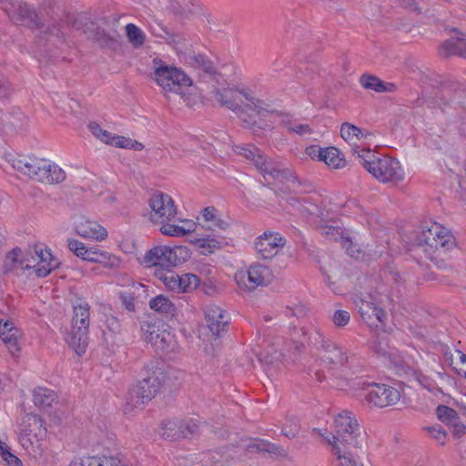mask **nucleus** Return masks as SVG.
<instances>
[{
	"mask_svg": "<svg viewBox=\"0 0 466 466\" xmlns=\"http://www.w3.org/2000/svg\"><path fill=\"white\" fill-rule=\"evenodd\" d=\"M212 93L214 99L221 106L231 110L245 128L253 131L270 128L268 117L279 115L273 105L258 98L255 92L243 83L217 88Z\"/></svg>",
	"mask_w": 466,
	"mask_h": 466,
	"instance_id": "f257e3e1",
	"label": "nucleus"
},
{
	"mask_svg": "<svg viewBox=\"0 0 466 466\" xmlns=\"http://www.w3.org/2000/svg\"><path fill=\"white\" fill-rule=\"evenodd\" d=\"M148 219L160 226L162 234L169 237H185L197 228L191 219H177V208L172 198L165 193L157 192L148 199Z\"/></svg>",
	"mask_w": 466,
	"mask_h": 466,
	"instance_id": "f03ea898",
	"label": "nucleus"
},
{
	"mask_svg": "<svg viewBox=\"0 0 466 466\" xmlns=\"http://www.w3.org/2000/svg\"><path fill=\"white\" fill-rule=\"evenodd\" d=\"M152 70V77L167 99L182 100L187 106L197 103V88L184 72L157 59L153 60Z\"/></svg>",
	"mask_w": 466,
	"mask_h": 466,
	"instance_id": "7ed1b4c3",
	"label": "nucleus"
},
{
	"mask_svg": "<svg viewBox=\"0 0 466 466\" xmlns=\"http://www.w3.org/2000/svg\"><path fill=\"white\" fill-rule=\"evenodd\" d=\"M359 159L362 167L378 181L398 183L404 178L400 162L388 156H379L370 148L359 151Z\"/></svg>",
	"mask_w": 466,
	"mask_h": 466,
	"instance_id": "20e7f679",
	"label": "nucleus"
},
{
	"mask_svg": "<svg viewBox=\"0 0 466 466\" xmlns=\"http://www.w3.org/2000/svg\"><path fill=\"white\" fill-rule=\"evenodd\" d=\"M13 168L41 183L57 184L66 179V172L56 164L40 158L18 157L11 159Z\"/></svg>",
	"mask_w": 466,
	"mask_h": 466,
	"instance_id": "39448f33",
	"label": "nucleus"
},
{
	"mask_svg": "<svg viewBox=\"0 0 466 466\" xmlns=\"http://www.w3.org/2000/svg\"><path fill=\"white\" fill-rule=\"evenodd\" d=\"M301 333L306 342L316 349L319 358L326 365L341 367L350 363L354 356L348 350L326 339L318 329L302 328Z\"/></svg>",
	"mask_w": 466,
	"mask_h": 466,
	"instance_id": "423d86ee",
	"label": "nucleus"
},
{
	"mask_svg": "<svg viewBox=\"0 0 466 466\" xmlns=\"http://www.w3.org/2000/svg\"><path fill=\"white\" fill-rule=\"evenodd\" d=\"M235 152L253 163L267 181L272 179L281 183L296 184L297 177L290 169L280 168L273 161L268 160L257 147L237 146Z\"/></svg>",
	"mask_w": 466,
	"mask_h": 466,
	"instance_id": "0eeeda50",
	"label": "nucleus"
},
{
	"mask_svg": "<svg viewBox=\"0 0 466 466\" xmlns=\"http://www.w3.org/2000/svg\"><path fill=\"white\" fill-rule=\"evenodd\" d=\"M357 397L363 395L368 405L376 408H386L397 404L400 400V392L387 384L370 383L357 380L352 384Z\"/></svg>",
	"mask_w": 466,
	"mask_h": 466,
	"instance_id": "6e6552de",
	"label": "nucleus"
},
{
	"mask_svg": "<svg viewBox=\"0 0 466 466\" xmlns=\"http://www.w3.org/2000/svg\"><path fill=\"white\" fill-rule=\"evenodd\" d=\"M46 429L43 420L34 414H26L21 423L19 441L26 452L34 457H41L45 451Z\"/></svg>",
	"mask_w": 466,
	"mask_h": 466,
	"instance_id": "1a4fd4ad",
	"label": "nucleus"
},
{
	"mask_svg": "<svg viewBox=\"0 0 466 466\" xmlns=\"http://www.w3.org/2000/svg\"><path fill=\"white\" fill-rule=\"evenodd\" d=\"M387 296L379 293H360L356 295L354 303L362 320L370 327L379 328L388 319L384 304Z\"/></svg>",
	"mask_w": 466,
	"mask_h": 466,
	"instance_id": "9d476101",
	"label": "nucleus"
},
{
	"mask_svg": "<svg viewBox=\"0 0 466 466\" xmlns=\"http://www.w3.org/2000/svg\"><path fill=\"white\" fill-rule=\"evenodd\" d=\"M160 389V380L156 371L145 370V377L134 384L126 396L125 410L140 409L151 400Z\"/></svg>",
	"mask_w": 466,
	"mask_h": 466,
	"instance_id": "9b49d317",
	"label": "nucleus"
},
{
	"mask_svg": "<svg viewBox=\"0 0 466 466\" xmlns=\"http://www.w3.org/2000/svg\"><path fill=\"white\" fill-rule=\"evenodd\" d=\"M336 434L328 431L326 429H314L313 431L324 440L325 435H329L334 441L342 442L350 447H356L361 444L359 432V423L352 413L342 411L334 420Z\"/></svg>",
	"mask_w": 466,
	"mask_h": 466,
	"instance_id": "f8f14e48",
	"label": "nucleus"
},
{
	"mask_svg": "<svg viewBox=\"0 0 466 466\" xmlns=\"http://www.w3.org/2000/svg\"><path fill=\"white\" fill-rule=\"evenodd\" d=\"M417 244L424 248L429 255L443 249L447 250L454 246V238L451 231L442 225L432 222L424 226L417 237Z\"/></svg>",
	"mask_w": 466,
	"mask_h": 466,
	"instance_id": "ddd939ff",
	"label": "nucleus"
},
{
	"mask_svg": "<svg viewBox=\"0 0 466 466\" xmlns=\"http://www.w3.org/2000/svg\"><path fill=\"white\" fill-rule=\"evenodd\" d=\"M273 279L271 268L258 262L251 264L247 269H238L235 273L238 287L246 291H253L258 287L267 286Z\"/></svg>",
	"mask_w": 466,
	"mask_h": 466,
	"instance_id": "4468645a",
	"label": "nucleus"
},
{
	"mask_svg": "<svg viewBox=\"0 0 466 466\" xmlns=\"http://www.w3.org/2000/svg\"><path fill=\"white\" fill-rule=\"evenodd\" d=\"M189 257L186 247L157 246L145 255V262L148 266L175 267L184 263Z\"/></svg>",
	"mask_w": 466,
	"mask_h": 466,
	"instance_id": "2eb2a0df",
	"label": "nucleus"
},
{
	"mask_svg": "<svg viewBox=\"0 0 466 466\" xmlns=\"http://www.w3.org/2000/svg\"><path fill=\"white\" fill-rule=\"evenodd\" d=\"M287 239L280 233L266 230L254 240V249L260 259L270 260L285 247Z\"/></svg>",
	"mask_w": 466,
	"mask_h": 466,
	"instance_id": "dca6fc26",
	"label": "nucleus"
},
{
	"mask_svg": "<svg viewBox=\"0 0 466 466\" xmlns=\"http://www.w3.org/2000/svg\"><path fill=\"white\" fill-rule=\"evenodd\" d=\"M324 441L329 445L331 454L336 458L338 466H357L359 451H361V444L350 447L342 442H338L329 435L324 436Z\"/></svg>",
	"mask_w": 466,
	"mask_h": 466,
	"instance_id": "f3484780",
	"label": "nucleus"
},
{
	"mask_svg": "<svg viewBox=\"0 0 466 466\" xmlns=\"http://www.w3.org/2000/svg\"><path fill=\"white\" fill-rule=\"evenodd\" d=\"M341 137L351 147L354 154L359 157V151L366 148L364 146L366 142L370 141L373 135L367 129H361L359 127L350 124L343 123L340 127Z\"/></svg>",
	"mask_w": 466,
	"mask_h": 466,
	"instance_id": "a211bd4d",
	"label": "nucleus"
},
{
	"mask_svg": "<svg viewBox=\"0 0 466 466\" xmlns=\"http://www.w3.org/2000/svg\"><path fill=\"white\" fill-rule=\"evenodd\" d=\"M146 339L157 351L173 350L174 337L164 326L147 325Z\"/></svg>",
	"mask_w": 466,
	"mask_h": 466,
	"instance_id": "6ab92c4d",
	"label": "nucleus"
},
{
	"mask_svg": "<svg viewBox=\"0 0 466 466\" xmlns=\"http://www.w3.org/2000/svg\"><path fill=\"white\" fill-rule=\"evenodd\" d=\"M76 234L86 239L103 241L107 238V230L97 221L87 218H80L75 223Z\"/></svg>",
	"mask_w": 466,
	"mask_h": 466,
	"instance_id": "aec40b11",
	"label": "nucleus"
},
{
	"mask_svg": "<svg viewBox=\"0 0 466 466\" xmlns=\"http://www.w3.org/2000/svg\"><path fill=\"white\" fill-rule=\"evenodd\" d=\"M204 314L208 329L214 336H218L228 323L226 311L218 305L209 304L206 306Z\"/></svg>",
	"mask_w": 466,
	"mask_h": 466,
	"instance_id": "412c9836",
	"label": "nucleus"
},
{
	"mask_svg": "<svg viewBox=\"0 0 466 466\" xmlns=\"http://www.w3.org/2000/svg\"><path fill=\"white\" fill-rule=\"evenodd\" d=\"M198 225L201 228L207 230L225 231L229 228L230 223L222 218L215 208L208 207L202 210Z\"/></svg>",
	"mask_w": 466,
	"mask_h": 466,
	"instance_id": "4be33fe9",
	"label": "nucleus"
},
{
	"mask_svg": "<svg viewBox=\"0 0 466 466\" xmlns=\"http://www.w3.org/2000/svg\"><path fill=\"white\" fill-rule=\"evenodd\" d=\"M0 338L11 354L15 355L19 352L18 340L21 338V332L12 321L0 320Z\"/></svg>",
	"mask_w": 466,
	"mask_h": 466,
	"instance_id": "5701e85b",
	"label": "nucleus"
},
{
	"mask_svg": "<svg viewBox=\"0 0 466 466\" xmlns=\"http://www.w3.org/2000/svg\"><path fill=\"white\" fill-rule=\"evenodd\" d=\"M25 266V250L22 248H14L5 256L4 261L5 272L22 276L27 274Z\"/></svg>",
	"mask_w": 466,
	"mask_h": 466,
	"instance_id": "b1692460",
	"label": "nucleus"
},
{
	"mask_svg": "<svg viewBox=\"0 0 466 466\" xmlns=\"http://www.w3.org/2000/svg\"><path fill=\"white\" fill-rule=\"evenodd\" d=\"M83 260L102 264L106 268H116L120 264V259L105 250L99 249L96 247H91L86 249Z\"/></svg>",
	"mask_w": 466,
	"mask_h": 466,
	"instance_id": "393cba45",
	"label": "nucleus"
},
{
	"mask_svg": "<svg viewBox=\"0 0 466 466\" xmlns=\"http://www.w3.org/2000/svg\"><path fill=\"white\" fill-rule=\"evenodd\" d=\"M14 7V17L20 24L28 27H37L40 24L38 15L25 3L12 5Z\"/></svg>",
	"mask_w": 466,
	"mask_h": 466,
	"instance_id": "a878e982",
	"label": "nucleus"
},
{
	"mask_svg": "<svg viewBox=\"0 0 466 466\" xmlns=\"http://www.w3.org/2000/svg\"><path fill=\"white\" fill-rule=\"evenodd\" d=\"M69 466H126L114 456L97 455L91 457L76 458Z\"/></svg>",
	"mask_w": 466,
	"mask_h": 466,
	"instance_id": "bb28decb",
	"label": "nucleus"
},
{
	"mask_svg": "<svg viewBox=\"0 0 466 466\" xmlns=\"http://www.w3.org/2000/svg\"><path fill=\"white\" fill-rule=\"evenodd\" d=\"M277 113L279 114L277 116L268 117L267 121L270 124V127L274 123L279 122L283 125L289 132H294L299 136L310 134L311 128L308 124H301L296 121H293L290 116L288 115H284L280 111L277 109Z\"/></svg>",
	"mask_w": 466,
	"mask_h": 466,
	"instance_id": "cd10ccee",
	"label": "nucleus"
},
{
	"mask_svg": "<svg viewBox=\"0 0 466 466\" xmlns=\"http://www.w3.org/2000/svg\"><path fill=\"white\" fill-rule=\"evenodd\" d=\"M87 329L73 328L66 338L69 347L78 355L86 352L88 345Z\"/></svg>",
	"mask_w": 466,
	"mask_h": 466,
	"instance_id": "c85d7f7f",
	"label": "nucleus"
},
{
	"mask_svg": "<svg viewBox=\"0 0 466 466\" xmlns=\"http://www.w3.org/2000/svg\"><path fill=\"white\" fill-rule=\"evenodd\" d=\"M200 457L202 466H227L233 460L228 450L208 451L203 452Z\"/></svg>",
	"mask_w": 466,
	"mask_h": 466,
	"instance_id": "c756f323",
	"label": "nucleus"
},
{
	"mask_svg": "<svg viewBox=\"0 0 466 466\" xmlns=\"http://www.w3.org/2000/svg\"><path fill=\"white\" fill-rule=\"evenodd\" d=\"M261 357L267 363L276 364L278 368L279 363L289 364L293 362V360L284 352L283 343L280 340L261 353Z\"/></svg>",
	"mask_w": 466,
	"mask_h": 466,
	"instance_id": "7c9ffc66",
	"label": "nucleus"
},
{
	"mask_svg": "<svg viewBox=\"0 0 466 466\" xmlns=\"http://www.w3.org/2000/svg\"><path fill=\"white\" fill-rule=\"evenodd\" d=\"M439 53L443 57L457 55L466 58V40L464 38L447 40L439 47Z\"/></svg>",
	"mask_w": 466,
	"mask_h": 466,
	"instance_id": "2f4dec72",
	"label": "nucleus"
},
{
	"mask_svg": "<svg viewBox=\"0 0 466 466\" xmlns=\"http://www.w3.org/2000/svg\"><path fill=\"white\" fill-rule=\"evenodd\" d=\"M192 243L204 255L214 253L216 250L221 249L227 244L225 238L207 236L204 238H197Z\"/></svg>",
	"mask_w": 466,
	"mask_h": 466,
	"instance_id": "473e14b6",
	"label": "nucleus"
},
{
	"mask_svg": "<svg viewBox=\"0 0 466 466\" xmlns=\"http://www.w3.org/2000/svg\"><path fill=\"white\" fill-rule=\"evenodd\" d=\"M38 268H36V276L39 278L46 277L53 269L59 265L56 258L47 249L39 248L38 251Z\"/></svg>",
	"mask_w": 466,
	"mask_h": 466,
	"instance_id": "72a5a7b5",
	"label": "nucleus"
},
{
	"mask_svg": "<svg viewBox=\"0 0 466 466\" xmlns=\"http://www.w3.org/2000/svg\"><path fill=\"white\" fill-rule=\"evenodd\" d=\"M360 82L366 89L374 90L376 92H394L396 86L393 83H384L380 78L371 75H363Z\"/></svg>",
	"mask_w": 466,
	"mask_h": 466,
	"instance_id": "f704fd0d",
	"label": "nucleus"
},
{
	"mask_svg": "<svg viewBox=\"0 0 466 466\" xmlns=\"http://www.w3.org/2000/svg\"><path fill=\"white\" fill-rule=\"evenodd\" d=\"M89 305L86 301H79L74 306L72 327L87 329L89 327Z\"/></svg>",
	"mask_w": 466,
	"mask_h": 466,
	"instance_id": "c9c22d12",
	"label": "nucleus"
},
{
	"mask_svg": "<svg viewBox=\"0 0 466 466\" xmlns=\"http://www.w3.org/2000/svg\"><path fill=\"white\" fill-rule=\"evenodd\" d=\"M319 229L323 237L331 240H340L346 238L345 231L335 221H321Z\"/></svg>",
	"mask_w": 466,
	"mask_h": 466,
	"instance_id": "e433bc0d",
	"label": "nucleus"
},
{
	"mask_svg": "<svg viewBox=\"0 0 466 466\" xmlns=\"http://www.w3.org/2000/svg\"><path fill=\"white\" fill-rule=\"evenodd\" d=\"M56 398V392L47 388L38 387L33 392L34 403L42 408L50 407Z\"/></svg>",
	"mask_w": 466,
	"mask_h": 466,
	"instance_id": "4c0bfd02",
	"label": "nucleus"
},
{
	"mask_svg": "<svg viewBox=\"0 0 466 466\" xmlns=\"http://www.w3.org/2000/svg\"><path fill=\"white\" fill-rule=\"evenodd\" d=\"M321 161L335 169L342 168L346 166V161L341 157L339 150L333 147L325 148Z\"/></svg>",
	"mask_w": 466,
	"mask_h": 466,
	"instance_id": "58836bf2",
	"label": "nucleus"
},
{
	"mask_svg": "<svg viewBox=\"0 0 466 466\" xmlns=\"http://www.w3.org/2000/svg\"><path fill=\"white\" fill-rule=\"evenodd\" d=\"M186 62L194 68L202 70L207 74L213 75L216 72L213 63L203 55H189L186 58Z\"/></svg>",
	"mask_w": 466,
	"mask_h": 466,
	"instance_id": "ea45409f",
	"label": "nucleus"
},
{
	"mask_svg": "<svg viewBox=\"0 0 466 466\" xmlns=\"http://www.w3.org/2000/svg\"><path fill=\"white\" fill-rule=\"evenodd\" d=\"M200 283L198 276L192 273L178 275L177 293H188L195 290Z\"/></svg>",
	"mask_w": 466,
	"mask_h": 466,
	"instance_id": "a19ab883",
	"label": "nucleus"
},
{
	"mask_svg": "<svg viewBox=\"0 0 466 466\" xmlns=\"http://www.w3.org/2000/svg\"><path fill=\"white\" fill-rule=\"evenodd\" d=\"M151 309L165 314H173L176 311L173 302L164 295H157L149 301Z\"/></svg>",
	"mask_w": 466,
	"mask_h": 466,
	"instance_id": "79ce46f5",
	"label": "nucleus"
},
{
	"mask_svg": "<svg viewBox=\"0 0 466 466\" xmlns=\"http://www.w3.org/2000/svg\"><path fill=\"white\" fill-rule=\"evenodd\" d=\"M161 436L167 440L175 441L181 437H186L187 434L182 431L177 421L169 420L163 424Z\"/></svg>",
	"mask_w": 466,
	"mask_h": 466,
	"instance_id": "37998d69",
	"label": "nucleus"
},
{
	"mask_svg": "<svg viewBox=\"0 0 466 466\" xmlns=\"http://www.w3.org/2000/svg\"><path fill=\"white\" fill-rule=\"evenodd\" d=\"M126 34L128 42L135 48L142 46L146 41L145 33L134 24H128L126 25Z\"/></svg>",
	"mask_w": 466,
	"mask_h": 466,
	"instance_id": "c03bdc74",
	"label": "nucleus"
},
{
	"mask_svg": "<svg viewBox=\"0 0 466 466\" xmlns=\"http://www.w3.org/2000/svg\"><path fill=\"white\" fill-rule=\"evenodd\" d=\"M171 8L183 17H187L196 11V6L191 0H171Z\"/></svg>",
	"mask_w": 466,
	"mask_h": 466,
	"instance_id": "a18cd8bd",
	"label": "nucleus"
},
{
	"mask_svg": "<svg viewBox=\"0 0 466 466\" xmlns=\"http://www.w3.org/2000/svg\"><path fill=\"white\" fill-rule=\"evenodd\" d=\"M247 451L249 453H258V452H268L273 453L276 452L277 447L263 440H254L250 441L247 447Z\"/></svg>",
	"mask_w": 466,
	"mask_h": 466,
	"instance_id": "49530a36",
	"label": "nucleus"
},
{
	"mask_svg": "<svg viewBox=\"0 0 466 466\" xmlns=\"http://www.w3.org/2000/svg\"><path fill=\"white\" fill-rule=\"evenodd\" d=\"M158 279L168 289L177 292L178 274L171 270L161 271L157 275Z\"/></svg>",
	"mask_w": 466,
	"mask_h": 466,
	"instance_id": "de8ad7c7",
	"label": "nucleus"
},
{
	"mask_svg": "<svg viewBox=\"0 0 466 466\" xmlns=\"http://www.w3.org/2000/svg\"><path fill=\"white\" fill-rule=\"evenodd\" d=\"M151 32L154 35L163 38L171 44H177L179 41L177 39V36L171 34L168 29L164 26L161 23H155L151 25Z\"/></svg>",
	"mask_w": 466,
	"mask_h": 466,
	"instance_id": "09e8293b",
	"label": "nucleus"
},
{
	"mask_svg": "<svg viewBox=\"0 0 466 466\" xmlns=\"http://www.w3.org/2000/svg\"><path fill=\"white\" fill-rule=\"evenodd\" d=\"M38 251V248H35L34 251L25 250V267L27 275H31L32 273L36 275V268H38V259H36V258H39Z\"/></svg>",
	"mask_w": 466,
	"mask_h": 466,
	"instance_id": "8fccbe9b",
	"label": "nucleus"
},
{
	"mask_svg": "<svg viewBox=\"0 0 466 466\" xmlns=\"http://www.w3.org/2000/svg\"><path fill=\"white\" fill-rule=\"evenodd\" d=\"M117 33L112 31L106 33L104 29H97L95 38L103 46H111L117 42Z\"/></svg>",
	"mask_w": 466,
	"mask_h": 466,
	"instance_id": "3c124183",
	"label": "nucleus"
},
{
	"mask_svg": "<svg viewBox=\"0 0 466 466\" xmlns=\"http://www.w3.org/2000/svg\"><path fill=\"white\" fill-rule=\"evenodd\" d=\"M436 412L438 418L447 425L456 421L457 418L459 417L453 409L444 405L439 406L436 410Z\"/></svg>",
	"mask_w": 466,
	"mask_h": 466,
	"instance_id": "603ef678",
	"label": "nucleus"
},
{
	"mask_svg": "<svg viewBox=\"0 0 466 466\" xmlns=\"http://www.w3.org/2000/svg\"><path fill=\"white\" fill-rule=\"evenodd\" d=\"M91 133L102 142L111 145L114 136L108 131L103 129L97 123H91L88 126Z\"/></svg>",
	"mask_w": 466,
	"mask_h": 466,
	"instance_id": "864d4df0",
	"label": "nucleus"
},
{
	"mask_svg": "<svg viewBox=\"0 0 466 466\" xmlns=\"http://www.w3.org/2000/svg\"><path fill=\"white\" fill-rule=\"evenodd\" d=\"M341 245L346 249L347 254L355 259L360 258L364 254L361 248L357 243H354L349 237L343 238Z\"/></svg>",
	"mask_w": 466,
	"mask_h": 466,
	"instance_id": "5fc2aeb1",
	"label": "nucleus"
},
{
	"mask_svg": "<svg viewBox=\"0 0 466 466\" xmlns=\"http://www.w3.org/2000/svg\"><path fill=\"white\" fill-rule=\"evenodd\" d=\"M424 430L433 438L439 444L444 445L447 439V433L441 425H434L424 428Z\"/></svg>",
	"mask_w": 466,
	"mask_h": 466,
	"instance_id": "6e6d98bb",
	"label": "nucleus"
},
{
	"mask_svg": "<svg viewBox=\"0 0 466 466\" xmlns=\"http://www.w3.org/2000/svg\"><path fill=\"white\" fill-rule=\"evenodd\" d=\"M67 247L71 252L80 258H83L86 249L88 248L86 244L76 238H69L67 240Z\"/></svg>",
	"mask_w": 466,
	"mask_h": 466,
	"instance_id": "4d7b16f0",
	"label": "nucleus"
},
{
	"mask_svg": "<svg viewBox=\"0 0 466 466\" xmlns=\"http://www.w3.org/2000/svg\"><path fill=\"white\" fill-rule=\"evenodd\" d=\"M299 432V424L295 420H290L282 428V433L289 439H294Z\"/></svg>",
	"mask_w": 466,
	"mask_h": 466,
	"instance_id": "13d9d810",
	"label": "nucleus"
},
{
	"mask_svg": "<svg viewBox=\"0 0 466 466\" xmlns=\"http://www.w3.org/2000/svg\"><path fill=\"white\" fill-rule=\"evenodd\" d=\"M350 319V312L342 309H338L334 312L332 321L337 327H345Z\"/></svg>",
	"mask_w": 466,
	"mask_h": 466,
	"instance_id": "bf43d9fd",
	"label": "nucleus"
},
{
	"mask_svg": "<svg viewBox=\"0 0 466 466\" xmlns=\"http://www.w3.org/2000/svg\"><path fill=\"white\" fill-rule=\"evenodd\" d=\"M177 466H202L200 456L178 457Z\"/></svg>",
	"mask_w": 466,
	"mask_h": 466,
	"instance_id": "052dcab7",
	"label": "nucleus"
},
{
	"mask_svg": "<svg viewBox=\"0 0 466 466\" xmlns=\"http://www.w3.org/2000/svg\"><path fill=\"white\" fill-rule=\"evenodd\" d=\"M324 150H325V148H321L319 146L312 145V146L306 147L305 153L311 159H314V160L317 159V160L321 161Z\"/></svg>",
	"mask_w": 466,
	"mask_h": 466,
	"instance_id": "680f3d73",
	"label": "nucleus"
},
{
	"mask_svg": "<svg viewBox=\"0 0 466 466\" xmlns=\"http://www.w3.org/2000/svg\"><path fill=\"white\" fill-rule=\"evenodd\" d=\"M452 363L457 372L458 370L466 369V355L460 350H456L455 355L452 357Z\"/></svg>",
	"mask_w": 466,
	"mask_h": 466,
	"instance_id": "e2e57ef3",
	"label": "nucleus"
},
{
	"mask_svg": "<svg viewBox=\"0 0 466 466\" xmlns=\"http://www.w3.org/2000/svg\"><path fill=\"white\" fill-rule=\"evenodd\" d=\"M449 426L452 428V433L457 438H460L466 433V426L461 422L459 417L456 421L451 422Z\"/></svg>",
	"mask_w": 466,
	"mask_h": 466,
	"instance_id": "0e129e2a",
	"label": "nucleus"
},
{
	"mask_svg": "<svg viewBox=\"0 0 466 466\" xmlns=\"http://www.w3.org/2000/svg\"><path fill=\"white\" fill-rule=\"evenodd\" d=\"M130 139L131 138L125 137L114 136L111 145H114V146H116L117 147H121V148H128Z\"/></svg>",
	"mask_w": 466,
	"mask_h": 466,
	"instance_id": "69168bd1",
	"label": "nucleus"
},
{
	"mask_svg": "<svg viewBox=\"0 0 466 466\" xmlns=\"http://www.w3.org/2000/svg\"><path fill=\"white\" fill-rule=\"evenodd\" d=\"M2 459L10 466H22V461L10 451L6 452Z\"/></svg>",
	"mask_w": 466,
	"mask_h": 466,
	"instance_id": "338daca9",
	"label": "nucleus"
},
{
	"mask_svg": "<svg viewBox=\"0 0 466 466\" xmlns=\"http://www.w3.org/2000/svg\"><path fill=\"white\" fill-rule=\"evenodd\" d=\"M455 403L462 410L463 415L466 416V393L456 400Z\"/></svg>",
	"mask_w": 466,
	"mask_h": 466,
	"instance_id": "774afa93",
	"label": "nucleus"
}]
</instances>
